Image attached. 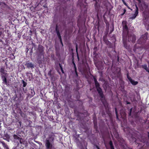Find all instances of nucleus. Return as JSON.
Here are the masks:
<instances>
[{
	"label": "nucleus",
	"mask_w": 149,
	"mask_h": 149,
	"mask_svg": "<svg viewBox=\"0 0 149 149\" xmlns=\"http://www.w3.org/2000/svg\"><path fill=\"white\" fill-rule=\"evenodd\" d=\"M74 71L76 74V75L77 76V77L78 76V75L77 72V69L76 66L74 67Z\"/></svg>",
	"instance_id": "b1692460"
},
{
	"label": "nucleus",
	"mask_w": 149,
	"mask_h": 149,
	"mask_svg": "<svg viewBox=\"0 0 149 149\" xmlns=\"http://www.w3.org/2000/svg\"><path fill=\"white\" fill-rule=\"evenodd\" d=\"M130 82L133 85H136L138 83V82L137 81H135L133 79H131V80L130 81Z\"/></svg>",
	"instance_id": "dca6fc26"
},
{
	"label": "nucleus",
	"mask_w": 149,
	"mask_h": 149,
	"mask_svg": "<svg viewBox=\"0 0 149 149\" xmlns=\"http://www.w3.org/2000/svg\"><path fill=\"white\" fill-rule=\"evenodd\" d=\"M118 59H119V57H118Z\"/></svg>",
	"instance_id": "603ef678"
},
{
	"label": "nucleus",
	"mask_w": 149,
	"mask_h": 149,
	"mask_svg": "<svg viewBox=\"0 0 149 149\" xmlns=\"http://www.w3.org/2000/svg\"><path fill=\"white\" fill-rule=\"evenodd\" d=\"M44 47L41 45H39L37 49V52L39 55H43L44 54Z\"/></svg>",
	"instance_id": "6e6552de"
},
{
	"label": "nucleus",
	"mask_w": 149,
	"mask_h": 149,
	"mask_svg": "<svg viewBox=\"0 0 149 149\" xmlns=\"http://www.w3.org/2000/svg\"><path fill=\"white\" fill-rule=\"evenodd\" d=\"M30 32L31 33H32V31H31V30H30Z\"/></svg>",
	"instance_id": "3c124183"
},
{
	"label": "nucleus",
	"mask_w": 149,
	"mask_h": 149,
	"mask_svg": "<svg viewBox=\"0 0 149 149\" xmlns=\"http://www.w3.org/2000/svg\"><path fill=\"white\" fill-rule=\"evenodd\" d=\"M5 66H2L0 68V73L1 76L3 75H8L7 73V71L5 70Z\"/></svg>",
	"instance_id": "f8f14e48"
},
{
	"label": "nucleus",
	"mask_w": 149,
	"mask_h": 149,
	"mask_svg": "<svg viewBox=\"0 0 149 149\" xmlns=\"http://www.w3.org/2000/svg\"><path fill=\"white\" fill-rule=\"evenodd\" d=\"M129 9H130V8L127 5V6H126Z\"/></svg>",
	"instance_id": "de8ad7c7"
},
{
	"label": "nucleus",
	"mask_w": 149,
	"mask_h": 149,
	"mask_svg": "<svg viewBox=\"0 0 149 149\" xmlns=\"http://www.w3.org/2000/svg\"><path fill=\"white\" fill-rule=\"evenodd\" d=\"M93 49L94 51V53L95 54L96 53L97 51V47L95 46Z\"/></svg>",
	"instance_id": "5701e85b"
},
{
	"label": "nucleus",
	"mask_w": 149,
	"mask_h": 149,
	"mask_svg": "<svg viewBox=\"0 0 149 149\" xmlns=\"http://www.w3.org/2000/svg\"><path fill=\"white\" fill-rule=\"evenodd\" d=\"M122 1L125 5L126 6H127V4H126L124 0H122Z\"/></svg>",
	"instance_id": "7c9ffc66"
},
{
	"label": "nucleus",
	"mask_w": 149,
	"mask_h": 149,
	"mask_svg": "<svg viewBox=\"0 0 149 149\" xmlns=\"http://www.w3.org/2000/svg\"><path fill=\"white\" fill-rule=\"evenodd\" d=\"M3 41L0 39V45L3 44Z\"/></svg>",
	"instance_id": "c756f323"
},
{
	"label": "nucleus",
	"mask_w": 149,
	"mask_h": 149,
	"mask_svg": "<svg viewBox=\"0 0 149 149\" xmlns=\"http://www.w3.org/2000/svg\"><path fill=\"white\" fill-rule=\"evenodd\" d=\"M65 88H66V89H68V90L69 89H70V88L68 87H66V86Z\"/></svg>",
	"instance_id": "58836bf2"
},
{
	"label": "nucleus",
	"mask_w": 149,
	"mask_h": 149,
	"mask_svg": "<svg viewBox=\"0 0 149 149\" xmlns=\"http://www.w3.org/2000/svg\"><path fill=\"white\" fill-rule=\"evenodd\" d=\"M148 33L146 32L144 34L141 36V37L137 40V42L139 44L142 45H144L146 42L147 40V36Z\"/></svg>",
	"instance_id": "20e7f679"
},
{
	"label": "nucleus",
	"mask_w": 149,
	"mask_h": 149,
	"mask_svg": "<svg viewBox=\"0 0 149 149\" xmlns=\"http://www.w3.org/2000/svg\"><path fill=\"white\" fill-rule=\"evenodd\" d=\"M139 2V6L142 11L148 9V6L143 0H137Z\"/></svg>",
	"instance_id": "7ed1b4c3"
},
{
	"label": "nucleus",
	"mask_w": 149,
	"mask_h": 149,
	"mask_svg": "<svg viewBox=\"0 0 149 149\" xmlns=\"http://www.w3.org/2000/svg\"><path fill=\"white\" fill-rule=\"evenodd\" d=\"M2 27V26L1 24H0V29L3 30L4 29Z\"/></svg>",
	"instance_id": "473e14b6"
},
{
	"label": "nucleus",
	"mask_w": 149,
	"mask_h": 149,
	"mask_svg": "<svg viewBox=\"0 0 149 149\" xmlns=\"http://www.w3.org/2000/svg\"><path fill=\"white\" fill-rule=\"evenodd\" d=\"M112 38L114 39V41H116V37L115 35H113L112 36Z\"/></svg>",
	"instance_id": "2f4dec72"
},
{
	"label": "nucleus",
	"mask_w": 149,
	"mask_h": 149,
	"mask_svg": "<svg viewBox=\"0 0 149 149\" xmlns=\"http://www.w3.org/2000/svg\"><path fill=\"white\" fill-rule=\"evenodd\" d=\"M23 91L25 93H26V91H27V89L26 88H23Z\"/></svg>",
	"instance_id": "c85d7f7f"
},
{
	"label": "nucleus",
	"mask_w": 149,
	"mask_h": 149,
	"mask_svg": "<svg viewBox=\"0 0 149 149\" xmlns=\"http://www.w3.org/2000/svg\"><path fill=\"white\" fill-rule=\"evenodd\" d=\"M59 66H60V69H61V70L62 72L63 73H64V71L63 70V68L62 67V65L60 63H59Z\"/></svg>",
	"instance_id": "4be33fe9"
},
{
	"label": "nucleus",
	"mask_w": 149,
	"mask_h": 149,
	"mask_svg": "<svg viewBox=\"0 0 149 149\" xmlns=\"http://www.w3.org/2000/svg\"><path fill=\"white\" fill-rule=\"evenodd\" d=\"M54 139V137L52 136H49L48 138V139H47L45 141V145L47 149H51L52 147V145L51 143H50V141L51 142L53 141Z\"/></svg>",
	"instance_id": "39448f33"
},
{
	"label": "nucleus",
	"mask_w": 149,
	"mask_h": 149,
	"mask_svg": "<svg viewBox=\"0 0 149 149\" xmlns=\"http://www.w3.org/2000/svg\"><path fill=\"white\" fill-rule=\"evenodd\" d=\"M109 144L110 146L111 149H114L112 142L111 141H109Z\"/></svg>",
	"instance_id": "6ab92c4d"
},
{
	"label": "nucleus",
	"mask_w": 149,
	"mask_h": 149,
	"mask_svg": "<svg viewBox=\"0 0 149 149\" xmlns=\"http://www.w3.org/2000/svg\"><path fill=\"white\" fill-rule=\"evenodd\" d=\"M3 146L6 148V149H9L7 145L4 142H1Z\"/></svg>",
	"instance_id": "a211bd4d"
},
{
	"label": "nucleus",
	"mask_w": 149,
	"mask_h": 149,
	"mask_svg": "<svg viewBox=\"0 0 149 149\" xmlns=\"http://www.w3.org/2000/svg\"><path fill=\"white\" fill-rule=\"evenodd\" d=\"M107 34H106L103 37V40L105 42V43L109 47L111 48L112 47V44L108 40L107 38Z\"/></svg>",
	"instance_id": "1a4fd4ad"
},
{
	"label": "nucleus",
	"mask_w": 149,
	"mask_h": 149,
	"mask_svg": "<svg viewBox=\"0 0 149 149\" xmlns=\"http://www.w3.org/2000/svg\"><path fill=\"white\" fill-rule=\"evenodd\" d=\"M132 109H131L130 110V113H129V115H131V111H132Z\"/></svg>",
	"instance_id": "e433bc0d"
},
{
	"label": "nucleus",
	"mask_w": 149,
	"mask_h": 149,
	"mask_svg": "<svg viewBox=\"0 0 149 149\" xmlns=\"http://www.w3.org/2000/svg\"><path fill=\"white\" fill-rule=\"evenodd\" d=\"M124 14H125V13H123L121 14V15L123 16Z\"/></svg>",
	"instance_id": "49530a36"
},
{
	"label": "nucleus",
	"mask_w": 149,
	"mask_h": 149,
	"mask_svg": "<svg viewBox=\"0 0 149 149\" xmlns=\"http://www.w3.org/2000/svg\"><path fill=\"white\" fill-rule=\"evenodd\" d=\"M127 77L128 79H129V81H130L131 80V79H132L130 77L129 74H127Z\"/></svg>",
	"instance_id": "a878e982"
},
{
	"label": "nucleus",
	"mask_w": 149,
	"mask_h": 149,
	"mask_svg": "<svg viewBox=\"0 0 149 149\" xmlns=\"http://www.w3.org/2000/svg\"><path fill=\"white\" fill-rule=\"evenodd\" d=\"M77 58H78V60L79 61V57L78 54L77 53Z\"/></svg>",
	"instance_id": "ea45409f"
},
{
	"label": "nucleus",
	"mask_w": 149,
	"mask_h": 149,
	"mask_svg": "<svg viewBox=\"0 0 149 149\" xmlns=\"http://www.w3.org/2000/svg\"><path fill=\"white\" fill-rule=\"evenodd\" d=\"M8 75H3L1 76V78L3 81V83H5L6 85H8V83L7 81V77Z\"/></svg>",
	"instance_id": "4468645a"
},
{
	"label": "nucleus",
	"mask_w": 149,
	"mask_h": 149,
	"mask_svg": "<svg viewBox=\"0 0 149 149\" xmlns=\"http://www.w3.org/2000/svg\"><path fill=\"white\" fill-rule=\"evenodd\" d=\"M92 76H93V79H94V82H97V79H96V77H95V76H94L93 75H92Z\"/></svg>",
	"instance_id": "bb28decb"
},
{
	"label": "nucleus",
	"mask_w": 149,
	"mask_h": 149,
	"mask_svg": "<svg viewBox=\"0 0 149 149\" xmlns=\"http://www.w3.org/2000/svg\"><path fill=\"white\" fill-rule=\"evenodd\" d=\"M76 51L77 52V45L76 46Z\"/></svg>",
	"instance_id": "a18cd8bd"
},
{
	"label": "nucleus",
	"mask_w": 149,
	"mask_h": 149,
	"mask_svg": "<svg viewBox=\"0 0 149 149\" xmlns=\"http://www.w3.org/2000/svg\"><path fill=\"white\" fill-rule=\"evenodd\" d=\"M142 67L144 69H145L146 71L148 72H149V69H148L147 68V65H142Z\"/></svg>",
	"instance_id": "f3484780"
},
{
	"label": "nucleus",
	"mask_w": 149,
	"mask_h": 149,
	"mask_svg": "<svg viewBox=\"0 0 149 149\" xmlns=\"http://www.w3.org/2000/svg\"><path fill=\"white\" fill-rule=\"evenodd\" d=\"M123 39V44H124V47H127V45H126V42H125V41H124V40L125 39Z\"/></svg>",
	"instance_id": "cd10ccee"
},
{
	"label": "nucleus",
	"mask_w": 149,
	"mask_h": 149,
	"mask_svg": "<svg viewBox=\"0 0 149 149\" xmlns=\"http://www.w3.org/2000/svg\"><path fill=\"white\" fill-rule=\"evenodd\" d=\"M126 103H127V104H130V103L127 101Z\"/></svg>",
	"instance_id": "c9c22d12"
},
{
	"label": "nucleus",
	"mask_w": 149,
	"mask_h": 149,
	"mask_svg": "<svg viewBox=\"0 0 149 149\" xmlns=\"http://www.w3.org/2000/svg\"><path fill=\"white\" fill-rule=\"evenodd\" d=\"M96 147L97 149H100L98 147V146H96Z\"/></svg>",
	"instance_id": "37998d69"
},
{
	"label": "nucleus",
	"mask_w": 149,
	"mask_h": 149,
	"mask_svg": "<svg viewBox=\"0 0 149 149\" xmlns=\"http://www.w3.org/2000/svg\"><path fill=\"white\" fill-rule=\"evenodd\" d=\"M55 31L56 33H57V35L60 40V41L61 42V43L62 45H63V44L62 41V38L58 28V26L57 24L56 25V26Z\"/></svg>",
	"instance_id": "9d476101"
},
{
	"label": "nucleus",
	"mask_w": 149,
	"mask_h": 149,
	"mask_svg": "<svg viewBox=\"0 0 149 149\" xmlns=\"http://www.w3.org/2000/svg\"><path fill=\"white\" fill-rule=\"evenodd\" d=\"M72 63L73 64L74 66V67L76 66L75 64L73 61H72Z\"/></svg>",
	"instance_id": "f704fd0d"
},
{
	"label": "nucleus",
	"mask_w": 149,
	"mask_h": 149,
	"mask_svg": "<svg viewBox=\"0 0 149 149\" xmlns=\"http://www.w3.org/2000/svg\"><path fill=\"white\" fill-rule=\"evenodd\" d=\"M95 66L97 68L98 70H99V68L98 66L96 64H95Z\"/></svg>",
	"instance_id": "72a5a7b5"
},
{
	"label": "nucleus",
	"mask_w": 149,
	"mask_h": 149,
	"mask_svg": "<svg viewBox=\"0 0 149 149\" xmlns=\"http://www.w3.org/2000/svg\"><path fill=\"white\" fill-rule=\"evenodd\" d=\"M148 64H149V61H148Z\"/></svg>",
	"instance_id": "864d4df0"
},
{
	"label": "nucleus",
	"mask_w": 149,
	"mask_h": 149,
	"mask_svg": "<svg viewBox=\"0 0 149 149\" xmlns=\"http://www.w3.org/2000/svg\"><path fill=\"white\" fill-rule=\"evenodd\" d=\"M2 32L1 31H0V36L2 34Z\"/></svg>",
	"instance_id": "a19ab883"
},
{
	"label": "nucleus",
	"mask_w": 149,
	"mask_h": 149,
	"mask_svg": "<svg viewBox=\"0 0 149 149\" xmlns=\"http://www.w3.org/2000/svg\"><path fill=\"white\" fill-rule=\"evenodd\" d=\"M52 70H50V71H49V72L48 73V76H50V77H52V74H51V72H52Z\"/></svg>",
	"instance_id": "393cba45"
},
{
	"label": "nucleus",
	"mask_w": 149,
	"mask_h": 149,
	"mask_svg": "<svg viewBox=\"0 0 149 149\" xmlns=\"http://www.w3.org/2000/svg\"><path fill=\"white\" fill-rule=\"evenodd\" d=\"M21 122H19V123H20V124H21Z\"/></svg>",
	"instance_id": "6e6d98bb"
},
{
	"label": "nucleus",
	"mask_w": 149,
	"mask_h": 149,
	"mask_svg": "<svg viewBox=\"0 0 149 149\" xmlns=\"http://www.w3.org/2000/svg\"><path fill=\"white\" fill-rule=\"evenodd\" d=\"M130 10H132V9H131V8H130Z\"/></svg>",
	"instance_id": "5fc2aeb1"
},
{
	"label": "nucleus",
	"mask_w": 149,
	"mask_h": 149,
	"mask_svg": "<svg viewBox=\"0 0 149 149\" xmlns=\"http://www.w3.org/2000/svg\"><path fill=\"white\" fill-rule=\"evenodd\" d=\"M22 84H23V87H25L27 85V83L25 81H24L23 80H22Z\"/></svg>",
	"instance_id": "aec40b11"
},
{
	"label": "nucleus",
	"mask_w": 149,
	"mask_h": 149,
	"mask_svg": "<svg viewBox=\"0 0 149 149\" xmlns=\"http://www.w3.org/2000/svg\"><path fill=\"white\" fill-rule=\"evenodd\" d=\"M123 29V39L126 38L128 33H129V30L127 26V22L126 21H123L122 22Z\"/></svg>",
	"instance_id": "f03ea898"
},
{
	"label": "nucleus",
	"mask_w": 149,
	"mask_h": 149,
	"mask_svg": "<svg viewBox=\"0 0 149 149\" xmlns=\"http://www.w3.org/2000/svg\"><path fill=\"white\" fill-rule=\"evenodd\" d=\"M70 97H71L70 95Z\"/></svg>",
	"instance_id": "4d7b16f0"
},
{
	"label": "nucleus",
	"mask_w": 149,
	"mask_h": 149,
	"mask_svg": "<svg viewBox=\"0 0 149 149\" xmlns=\"http://www.w3.org/2000/svg\"><path fill=\"white\" fill-rule=\"evenodd\" d=\"M96 147L97 149H100L98 147V146H96Z\"/></svg>",
	"instance_id": "c03bdc74"
},
{
	"label": "nucleus",
	"mask_w": 149,
	"mask_h": 149,
	"mask_svg": "<svg viewBox=\"0 0 149 149\" xmlns=\"http://www.w3.org/2000/svg\"><path fill=\"white\" fill-rule=\"evenodd\" d=\"M113 29L109 33V34H110L113 31Z\"/></svg>",
	"instance_id": "79ce46f5"
},
{
	"label": "nucleus",
	"mask_w": 149,
	"mask_h": 149,
	"mask_svg": "<svg viewBox=\"0 0 149 149\" xmlns=\"http://www.w3.org/2000/svg\"><path fill=\"white\" fill-rule=\"evenodd\" d=\"M13 137L15 139L19 140V143L20 144H23L24 145V146L23 147V148H24V147L27 146L26 142L25 141H24L22 138H20L16 134H14L13 135Z\"/></svg>",
	"instance_id": "0eeeda50"
},
{
	"label": "nucleus",
	"mask_w": 149,
	"mask_h": 149,
	"mask_svg": "<svg viewBox=\"0 0 149 149\" xmlns=\"http://www.w3.org/2000/svg\"><path fill=\"white\" fill-rule=\"evenodd\" d=\"M25 65L29 69L31 68L32 69L34 67V65L32 62H30L29 61H26Z\"/></svg>",
	"instance_id": "9b49d317"
},
{
	"label": "nucleus",
	"mask_w": 149,
	"mask_h": 149,
	"mask_svg": "<svg viewBox=\"0 0 149 149\" xmlns=\"http://www.w3.org/2000/svg\"><path fill=\"white\" fill-rule=\"evenodd\" d=\"M95 85L97 91L101 97V100L103 102L105 99V97L103 94V92L102 88L100 87V85L98 81L95 83Z\"/></svg>",
	"instance_id": "f257e3e1"
},
{
	"label": "nucleus",
	"mask_w": 149,
	"mask_h": 149,
	"mask_svg": "<svg viewBox=\"0 0 149 149\" xmlns=\"http://www.w3.org/2000/svg\"><path fill=\"white\" fill-rule=\"evenodd\" d=\"M29 94L32 96H33L35 94V93L33 89H30L29 91Z\"/></svg>",
	"instance_id": "2eb2a0df"
},
{
	"label": "nucleus",
	"mask_w": 149,
	"mask_h": 149,
	"mask_svg": "<svg viewBox=\"0 0 149 149\" xmlns=\"http://www.w3.org/2000/svg\"><path fill=\"white\" fill-rule=\"evenodd\" d=\"M123 11H124V13H125L126 12V10L125 9H123Z\"/></svg>",
	"instance_id": "4c0bfd02"
},
{
	"label": "nucleus",
	"mask_w": 149,
	"mask_h": 149,
	"mask_svg": "<svg viewBox=\"0 0 149 149\" xmlns=\"http://www.w3.org/2000/svg\"><path fill=\"white\" fill-rule=\"evenodd\" d=\"M148 136L149 139V132H148Z\"/></svg>",
	"instance_id": "8fccbe9b"
},
{
	"label": "nucleus",
	"mask_w": 149,
	"mask_h": 149,
	"mask_svg": "<svg viewBox=\"0 0 149 149\" xmlns=\"http://www.w3.org/2000/svg\"><path fill=\"white\" fill-rule=\"evenodd\" d=\"M31 113L32 114V115H34V113H33V112H31Z\"/></svg>",
	"instance_id": "09e8293b"
},
{
	"label": "nucleus",
	"mask_w": 149,
	"mask_h": 149,
	"mask_svg": "<svg viewBox=\"0 0 149 149\" xmlns=\"http://www.w3.org/2000/svg\"><path fill=\"white\" fill-rule=\"evenodd\" d=\"M115 113L116 115V118L117 119H118V111L117 110V109L116 108H115Z\"/></svg>",
	"instance_id": "412c9836"
},
{
	"label": "nucleus",
	"mask_w": 149,
	"mask_h": 149,
	"mask_svg": "<svg viewBox=\"0 0 149 149\" xmlns=\"http://www.w3.org/2000/svg\"><path fill=\"white\" fill-rule=\"evenodd\" d=\"M127 38H128L129 42L132 43H134L136 39V36L133 33H128V34L125 39H126Z\"/></svg>",
	"instance_id": "423d86ee"
},
{
	"label": "nucleus",
	"mask_w": 149,
	"mask_h": 149,
	"mask_svg": "<svg viewBox=\"0 0 149 149\" xmlns=\"http://www.w3.org/2000/svg\"><path fill=\"white\" fill-rule=\"evenodd\" d=\"M135 6L136 9H135V13L132 15V17H130L129 19H135L138 14V8L136 5H135Z\"/></svg>",
	"instance_id": "ddd939ff"
}]
</instances>
